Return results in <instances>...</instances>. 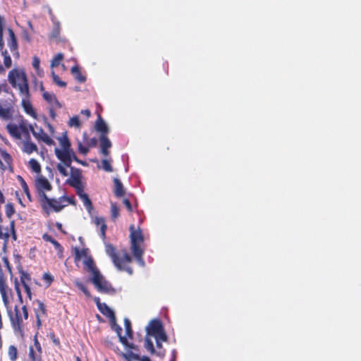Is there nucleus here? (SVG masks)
<instances>
[{"label": "nucleus", "mask_w": 361, "mask_h": 361, "mask_svg": "<svg viewBox=\"0 0 361 361\" xmlns=\"http://www.w3.org/2000/svg\"><path fill=\"white\" fill-rule=\"evenodd\" d=\"M42 279L47 283L48 286H50L54 281V277L48 272L43 274Z\"/></svg>", "instance_id": "52"}, {"label": "nucleus", "mask_w": 361, "mask_h": 361, "mask_svg": "<svg viewBox=\"0 0 361 361\" xmlns=\"http://www.w3.org/2000/svg\"><path fill=\"white\" fill-rule=\"evenodd\" d=\"M23 152L30 154L34 152H37L38 149L37 145L31 142L30 135L25 136V140L23 141Z\"/></svg>", "instance_id": "22"}, {"label": "nucleus", "mask_w": 361, "mask_h": 361, "mask_svg": "<svg viewBox=\"0 0 361 361\" xmlns=\"http://www.w3.org/2000/svg\"><path fill=\"white\" fill-rule=\"evenodd\" d=\"M43 98L48 102H51L54 99L56 101V97L47 92H44L42 94Z\"/></svg>", "instance_id": "51"}, {"label": "nucleus", "mask_w": 361, "mask_h": 361, "mask_svg": "<svg viewBox=\"0 0 361 361\" xmlns=\"http://www.w3.org/2000/svg\"><path fill=\"white\" fill-rule=\"evenodd\" d=\"M145 347L151 354L155 353L153 342L148 337H146L145 339Z\"/></svg>", "instance_id": "38"}, {"label": "nucleus", "mask_w": 361, "mask_h": 361, "mask_svg": "<svg viewBox=\"0 0 361 361\" xmlns=\"http://www.w3.org/2000/svg\"><path fill=\"white\" fill-rule=\"evenodd\" d=\"M130 238V248L131 251L135 259L144 264L142 255L144 250L141 245L144 243V236L140 228L137 230L135 229V226L131 224L129 228Z\"/></svg>", "instance_id": "5"}, {"label": "nucleus", "mask_w": 361, "mask_h": 361, "mask_svg": "<svg viewBox=\"0 0 361 361\" xmlns=\"http://www.w3.org/2000/svg\"><path fill=\"white\" fill-rule=\"evenodd\" d=\"M8 80L12 87L18 90L20 95H27L30 92L28 79L23 69L16 68L10 71Z\"/></svg>", "instance_id": "4"}, {"label": "nucleus", "mask_w": 361, "mask_h": 361, "mask_svg": "<svg viewBox=\"0 0 361 361\" xmlns=\"http://www.w3.org/2000/svg\"><path fill=\"white\" fill-rule=\"evenodd\" d=\"M71 72L78 82L82 83L86 81V77L82 74L80 68L78 66H73Z\"/></svg>", "instance_id": "29"}, {"label": "nucleus", "mask_w": 361, "mask_h": 361, "mask_svg": "<svg viewBox=\"0 0 361 361\" xmlns=\"http://www.w3.org/2000/svg\"><path fill=\"white\" fill-rule=\"evenodd\" d=\"M11 293V289L9 288L7 284L6 278L4 276L3 273H0V293L7 312H8V310H11L8 298V294Z\"/></svg>", "instance_id": "10"}, {"label": "nucleus", "mask_w": 361, "mask_h": 361, "mask_svg": "<svg viewBox=\"0 0 361 361\" xmlns=\"http://www.w3.org/2000/svg\"><path fill=\"white\" fill-rule=\"evenodd\" d=\"M81 178V170L75 167H71V176L66 180V183L74 188H78L82 184Z\"/></svg>", "instance_id": "12"}, {"label": "nucleus", "mask_w": 361, "mask_h": 361, "mask_svg": "<svg viewBox=\"0 0 361 361\" xmlns=\"http://www.w3.org/2000/svg\"><path fill=\"white\" fill-rule=\"evenodd\" d=\"M83 263L87 268L88 271H90L92 274V276H95V274H97L100 273V271L96 267L92 257L90 255L89 257H87L84 259Z\"/></svg>", "instance_id": "26"}, {"label": "nucleus", "mask_w": 361, "mask_h": 361, "mask_svg": "<svg viewBox=\"0 0 361 361\" xmlns=\"http://www.w3.org/2000/svg\"><path fill=\"white\" fill-rule=\"evenodd\" d=\"M55 154L58 159L66 167H72L71 154H73V150H61V149L55 148Z\"/></svg>", "instance_id": "11"}, {"label": "nucleus", "mask_w": 361, "mask_h": 361, "mask_svg": "<svg viewBox=\"0 0 361 361\" xmlns=\"http://www.w3.org/2000/svg\"><path fill=\"white\" fill-rule=\"evenodd\" d=\"M99 142L101 147V153L104 156H109L110 152L109 149L111 147L112 144L107 135H100L99 136Z\"/></svg>", "instance_id": "20"}, {"label": "nucleus", "mask_w": 361, "mask_h": 361, "mask_svg": "<svg viewBox=\"0 0 361 361\" xmlns=\"http://www.w3.org/2000/svg\"><path fill=\"white\" fill-rule=\"evenodd\" d=\"M20 96L22 97L21 104H22V106L23 107L25 113L27 114L28 115L31 116L34 118H36L37 116V114H36L35 111L34 110V109L30 102V92L28 93L27 95H20Z\"/></svg>", "instance_id": "19"}, {"label": "nucleus", "mask_w": 361, "mask_h": 361, "mask_svg": "<svg viewBox=\"0 0 361 361\" xmlns=\"http://www.w3.org/2000/svg\"><path fill=\"white\" fill-rule=\"evenodd\" d=\"M157 347L159 349V351L157 353V355L161 357H164L165 355V350L162 349V342H166L167 340H162L159 339V337L155 338Z\"/></svg>", "instance_id": "37"}, {"label": "nucleus", "mask_w": 361, "mask_h": 361, "mask_svg": "<svg viewBox=\"0 0 361 361\" xmlns=\"http://www.w3.org/2000/svg\"><path fill=\"white\" fill-rule=\"evenodd\" d=\"M23 286L24 288L25 292L27 294V297L29 298L30 300H31L32 299V292H31V289H30L29 284L25 283Z\"/></svg>", "instance_id": "59"}, {"label": "nucleus", "mask_w": 361, "mask_h": 361, "mask_svg": "<svg viewBox=\"0 0 361 361\" xmlns=\"http://www.w3.org/2000/svg\"><path fill=\"white\" fill-rule=\"evenodd\" d=\"M81 114L86 116L87 118H89L91 115V112L89 109H85L81 111Z\"/></svg>", "instance_id": "63"}, {"label": "nucleus", "mask_w": 361, "mask_h": 361, "mask_svg": "<svg viewBox=\"0 0 361 361\" xmlns=\"http://www.w3.org/2000/svg\"><path fill=\"white\" fill-rule=\"evenodd\" d=\"M36 303L37 305V307L35 308L34 312H35V317H36L37 327V329H39L40 327L42 326L41 319L42 317H47V314L46 306L44 304V302H42L39 300H37Z\"/></svg>", "instance_id": "16"}, {"label": "nucleus", "mask_w": 361, "mask_h": 361, "mask_svg": "<svg viewBox=\"0 0 361 361\" xmlns=\"http://www.w3.org/2000/svg\"><path fill=\"white\" fill-rule=\"evenodd\" d=\"M59 140L62 148L61 150H73L71 142L66 134H64L61 137L59 138Z\"/></svg>", "instance_id": "31"}, {"label": "nucleus", "mask_w": 361, "mask_h": 361, "mask_svg": "<svg viewBox=\"0 0 361 361\" xmlns=\"http://www.w3.org/2000/svg\"><path fill=\"white\" fill-rule=\"evenodd\" d=\"M19 178H20V180H21V186L23 188V192L27 197L28 200L30 201H31V194L30 192L29 188H28L26 182L24 180V179L22 177L19 176Z\"/></svg>", "instance_id": "46"}, {"label": "nucleus", "mask_w": 361, "mask_h": 361, "mask_svg": "<svg viewBox=\"0 0 361 361\" xmlns=\"http://www.w3.org/2000/svg\"><path fill=\"white\" fill-rule=\"evenodd\" d=\"M124 326L127 337L129 338L130 339H133V331L132 329L131 322L128 318L124 319Z\"/></svg>", "instance_id": "34"}, {"label": "nucleus", "mask_w": 361, "mask_h": 361, "mask_svg": "<svg viewBox=\"0 0 361 361\" xmlns=\"http://www.w3.org/2000/svg\"><path fill=\"white\" fill-rule=\"evenodd\" d=\"M97 140L95 137H92L87 141V147H89V149L90 147H95L97 145Z\"/></svg>", "instance_id": "58"}, {"label": "nucleus", "mask_w": 361, "mask_h": 361, "mask_svg": "<svg viewBox=\"0 0 361 361\" xmlns=\"http://www.w3.org/2000/svg\"><path fill=\"white\" fill-rule=\"evenodd\" d=\"M51 75L53 78V81L59 87H66V82L64 81H62L59 76L56 75L54 71L51 72Z\"/></svg>", "instance_id": "43"}, {"label": "nucleus", "mask_w": 361, "mask_h": 361, "mask_svg": "<svg viewBox=\"0 0 361 361\" xmlns=\"http://www.w3.org/2000/svg\"><path fill=\"white\" fill-rule=\"evenodd\" d=\"M7 314L14 332L23 336L25 331L26 321L29 317L27 306L23 305L21 307H19L16 305L13 310H8Z\"/></svg>", "instance_id": "3"}, {"label": "nucleus", "mask_w": 361, "mask_h": 361, "mask_svg": "<svg viewBox=\"0 0 361 361\" xmlns=\"http://www.w3.org/2000/svg\"><path fill=\"white\" fill-rule=\"evenodd\" d=\"M111 216L114 220L119 216V209L116 203L111 204Z\"/></svg>", "instance_id": "42"}, {"label": "nucleus", "mask_w": 361, "mask_h": 361, "mask_svg": "<svg viewBox=\"0 0 361 361\" xmlns=\"http://www.w3.org/2000/svg\"><path fill=\"white\" fill-rule=\"evenodd\" d=\"M123 204L126 206L128 212H131L133 211V207L132 204L128 199L125 198L123 200Z\"/></svg>", "instance_id": "60"}, {"label": "nucleus", "mask_w": 361, "mask_h": 361, "mask_svg": "<svg viewBox=\"0 0 361 361\" xmlns=\"http://www.w3.org/2000/svg\"><path fill=\"white\" fill-rule=\"evenodd\" d=\"M49 337L51 339L52 342L56 345V346H60V340L59 338L56 337L54 333H50L49 334Z\"/></svg>", "instance_id": "56"}, {"label": "nucleus", "mask_w": 361, "mask_h": 361, "mask_svg": "<svg viewBox=\"0 0 361 361\" xmlns=\"http://www.w3.org/2000/svg\"><path fill=\"white\" fill-rule=\"evenodd\" d=\"M94 300L102 314L109 317L111 320H115L114 311L106 303L100 302V299L99 298H95Z\"/></svg>", "instance_id": "18"}, {"label": "nucleus", "mask_w": 361, "mask_h": 361, "mask_svg": "<svg viewBox=\"0 0 361 361\" xmlns=\"http://www.w3.org/2000/svg\"><path fill=\"white\" fill-rule=\"evenodd\" d=\"M54 247L56 249V250L57 251V255H58L59 258H61V259L63 258V250H64L63 246L59 242H57L56 243H54Z\"/></svg>", "instance_id": "47"}, {"label": "nucleus", "mask_w": 361, "mask_h": 361, "mask_svg": "<svg viewBox=\"0 0 361 361\" xmlns=\"http://www.w3.org/2000/svg\"><path fill=\"white\" fill-rule=\"evenodd\" d=\"M5 25V20L4 18L0 16V37H4V30Z\"/></svg>", "instance_id": "55"}, {"label": "nucleus", "mask_w": 361, "mask_h": 361, "mask_svg": "<svg viewBox=\"0 0 361 361\" xmlns=\"http://www.w3.org/2000/svg\"><path fill=\"white\" fill-rule=\"evenodd\" d=\"M69 126L79 128L80 126V122L78 116H73L69 120Z\"/></svg>", "instance_id": "50"}, {"label": "nucleus", "mask_w": 361, "mask_h": 361, "mask_svg": "<svg viewBox=\"0 0 361 361\" xmlns=\"http://www.w3.org/2000/svg\"><path fill=\"white\" fill-rule=\"evenodd\" d=\"M95 129L97 131L99 132L101 135H107L109 133V128L106 126L104 121L102 119L100 114H98V117L97 121H95Z\"/></svg>", "instance_id": "23"}, {"label": "nucleus", "mask_w": 361, "mask_h": 361, "mask_svg": "<svg viewBox=\"0 0 361 361\" xmlns=\"http://www.w3.org/2000/svg\"><path fill=\"white\" fill-rule=\"evenodd\" d=\"M63 54L62 53H58L54 59L51 60V66L52 68L57 67L60 62L63 59Z\"/></svg>", "instance_id": "39"}, {"label": "nucleus", "mask_w": 361, "mask_h": 361, "mask_svg": "<svg viewBox=\"0 0 361 361\" xmlns=\"http://www.w3.org/2000/svg\"><path fill=\"white\" fill-rule=\"evenodd\" d=\"M5 212L6 216L9 219L11 218L16 212L13 204L10 202L7 203L5 206Z\"/></svg>", "instance_id": "40"}, {"label": "nucleus", "mask_w": 361, "mask_h": 361, "mask_svg": "<svg viewBox=\"0 0 361 361\" xmlns=\"http://www.w3.org/2000/svg\"><path fill=\"white\" fill-rule=\"evenodd\" d=\"M42 209L47 216H49L51 212H60L68 204H75L73 198L66 195L59 198H50L46 193H42V199L39 200Z\"/></svg>", "instance_id": "1"}, {"label": "nucleus", "mask_w": 361, "mask_h": 361, "mask_svg": "<svg viewBox=\"0 0 361 361\" xmlns=\"http://www.w3.org/2000/svg\"><path fill=\"white\" fill-rule=\"evenodd\" d=\"M56 169L59 171V172L63 176H68V171L66 170V166H65L63 164L59 163L56 165Z\"/></svg>", "instance_id": "49"}, {"label": "nucleus", "mask_w": 361, "mask_h": 361, "mask_svg": "<svg viewBox=\"0 0 361 361\" xmlns=\"http://www.w3.org/2000/svg\"><path fill=\"white\" fill-rule=\"evenodd\" d=\"M9 37L8 39V46L9 47V49L11 52H16L13 53V55L16 54V56H19L18 50V42L16 37L15 35V33L13 30L11 28L8 29Z\"/></svg>", "instance_id": "21"}, {"label": "nucleus", "mask_w": 361, "mask_h": 361, "mask_svg": "<svg viewBox=\"0 0 361 361\" xmlns=\"http://www.w3.org/2000/svg\"><path fill=\"white\" fill-rule=\"evenodd\" d=\"M102 168L106 172L113 171V168L110 164V162L107 159H103L102 161Z\"/></svg>", "instance_id": "48"}, {"label": "nucleus", "mask_w": 361, "mask_h": 361, "mask_svg": "<svg viewBox=\"0 0 361 361\" xmlns=\"http://www.w3.org/2000/svg\"><path fill=\"white\" fill-rule=\"evenodd\" d=\"M0 154L3 159V161L0 159V169L4 171L6 169H8L10 171H13V159L11 156L5 149L1 150Z\"/></svg>", "instance_id": "17"}, {"label": "nucleus", "mask_w": 361, "mask_h": 361, "mask_svg": "<svg viewBox=\"0 0 361 361\" xmlns=\"http://www.w3.org/2000/svg\"><path fill=\"white\" fill-rule=\"evenodd\" d=\"M42 345L36 334L33 337V345L29 347L28 357L30 361H44L42 359Z\"/></svg>", "instance_id": "9"}, {"label": "nucleus", "mask_w": 361, "mask_h": 361, "mask_svg": "<svg viewBox=\"0 0 361 361\" xmlns=\"http://www.w3.org/2000/svg\"><path fill=\"white\" fill-rule=\"evenodd\" d=\"M42 239L46 242L51 243L53 245H54V243H56L58 242L48 233H44L42 235Z\"/></svg>", "instance_id": "53"}, {"label": "nucleus", "mask_w": 361, "mask_h": 361, "mask_svg": "<svg viewBox=\"0 0 361 361\" xmlns=\"http://www.w3.org/2000/svg\"><path fill=\"white\" fill-rule=\"evenodd\" d=\"M12 107L3 106L0 104V118L4 121H8L12 118Z\"/></svg>", "instance_id": "27"}, {"label": "nucleus", "mask_w": 361, "mask_h": 361, "mask_svg": "<svg viewBox=\"0 0 361 361\" xmlns=\"http://www.w3.org/2000/svg\"><path fill=\"white\" fill-rule=\"evenodd\" d=\"M114 193L116 197H121L125 195L126 190L123 185V183L121 181L117 178H114Z\"/></svg>", "instance_id": "25"}, {"label": "nucleus", "mask_w": 361, "mask_h": 361, "mask_svg": "<svg viewBox=\"0 0 361 361\" xmlns=\"http://www.w3.org/2000/svg\"><path fill=\"white\" fill-rule=\"evenodd\" d=\"M147 333L154 338L159 337V339L167 340L168 337L164 331V326L159 319H153L147 327Z\"/></svg>", "instance_id": "7"}, {"label": "nucleus", "mask_w": 361, "mask_h": 361, "mask_svg": "<svg viewBox=\"0 0 361 361\" xmlns=\"http://www.w3.org/2000/svg\"><path fill=\"white\" fill-rule=\"evenodd\" d=\"M93 221L97 226H100L99 235L102 239H105L107 227L104 218L101 216H95Z\"/></svg>", "instance_id": "24"}, {"label": "nucleus", "mask_w": 361, "mask_h": 361, "mask_svg": "<svg viewBox=\"0 0 361 361\" xmlns=\"http://www.w3.org/2000/svg\"><path fill=\"white\" fill-rule=\"evenodd\" d=\"M29 166L30 169L35 173H39L41 172V166L39 163L35 159H31L29 161Z\"/></svg>", "instance_id": "35"}, {"label": "nucleus", "mask_w": 361, "mask_h": 361, "mask_svg": "<svg viewBox=\"0 0 361 361\" xmlns=\"http://www.w3.org/2000/svg\"><path fill=\"white\" fill-rule=\"evenodd\" d=\"M71 158H72V161H76L77 163H79V164H82V165H83V166H86V165H87L86 162H85V161H82L80 160V159L78 158V157H76V156H75V152H73V154H71Z\"/></svg>", "instance_id": "62"}, {"label": "nucleus", "mask_w": 361, "mask_h": 361, "mask_svg": "<svg viewBox=\"0 0 361 361\" xmlns=\"http://www.w3.org/2000/svg\"><path fill=\"white\" fill-rule=\"evenodd\" d=\"M112 321L114 322L112 328L116 332L117 336L119 338V341L128 349L138 351V348L136 345H135L133 343H129L128 341L127 338L126 336H122V328L119 325L116 324V319Z\"/></svg>", "instance_id": "15"}, {"label": "nucleus", "mask_w": 361, "mask_h": 361, "mask_svg": "<svg viewBox=\"0 0 361 361\" xmlns=\"http://www.w3.org/2000/svg\"><path fill=\"white\" fill-rule=\"evenodd\" d=\"M123 357L126 360L133 359L135 360H140V361H151L150 358L147 356H143L142 357L137 353H133V351H129L127 354L123 353Z\"/></svg>", "instance_id": "30"}, {"label": "nucleus", "mask_w": 361, "mask_h": 361, "mask_svg": "<svg viewBox=\"0 0 361 361\" xmlns=\"http://www.w3.org/2000/svg\"><path fill=\"white\" fill-rule=\"evenodd\" d=\"M1 54L4 56V64L6 68H10L12 65V60L6 50L2 51Z\"/></svg>", "instance_id": "36"}, {"label": "nucleus", "mask_w": 361, "mask_h": 361, "mask_svg": "<svg viewBox=\"0 0 361 361\" xmlns=\"http://www.w3.org/2000/svg\"><path fill=\"white\" fill-rule=\"evenodd\" d=\"M20 281H21L22 285L23 286L25 283L29 284V283L31 280V277H30V274L25 271H21L20 272Z\"/></svg>", "instance_id": "41"}, {"label": "nucleus", "mask_w": 361, "mask_h": 361, "mask_svg": "<svg viewBox=\"0 0 361 361\" xmlns=\"http://www.w3.org/2000/svg\"><path fill=\"white\" fill-rule=\"evenodd\" d=\"M105 252L118 270L125 271L130 275L133 274V270L129 267L132 262V257L126 250H123L120 256L116 247L113 245L107 243L105 245Z\"/></svg>", "instance_id": "2"}, {"label": "nucleus", "mask_w": 361, "mask_h": 361, "mask_svg": "<svg viewBox=\"0 0 361 361\" xmlns=\"http://www.w3.org/2000/svg\"><path fill=\"white\" fill-rule=\"evenodd\" d=\"M30 131L32 132L33 136L39 141L43 142L47 145H55V142L46 133L42 128H39L38 131L35 130L32 125H29Z\"/></svg>", "instance_id": "14"}, {"label": "nucleus", "mask_w": 361, "mask_h": 361, "mask_svg": "<svg viewBox=\"0 0 361 361\" xmlns=\"http://www.w3.org/2000/svg\"><path fill=\"white\" fill-rule=\"evenodd\" d=\"M35 186L39 193V200L42 199V193L52 190V185L44 176H39L35 180Z\"/></svg>", "instance_id": "13"}, {"label": "nucleus", "mask_w": 361, "mask_h": 361, "mask_svg": "<svg viewBox=\"0 0 361 361\" xmlns=\"http://www.w3.org/2000/svg\"><path fill=\"white\" fill-rule=\"evenodd\" d=\"M39 64H40V61H39V58L37 56H34L33 60H32V66L36 71H38L39 69Z\"/></svg>", "instance_id": "57"}, {"label": "nucleus", "mask_w": 361, "mask_h": 361, "mask_svg": "<svg viewBox=\"0 0 361 361\" xmlns=\"http://www.w3.org/2000/svg\"><path fill=\"white\" fill-rule=\"evenodd\" d=\"M91 281L100 293H109L114 290L111 285L104 279L101 273L93 276L91 278Z\"/></svg>", "instance_id": "8"}, {"label": "nucleus", "mask_w": 361, "mask_h": 361, "mask_svg": "<svg viewBox=\"0 0 361 361\" xmlns=\"http://www.w3.org/2000/svg\"><path fill=\"white\" fill-rule=\"evenodd\" d=\"M56 226L57 227V228L63 233H66V231H63V228H62V224L59 222H56Z\"/></svg>", "instance_id": "64"}, {"label": "nucleus", "mask_w": 361, "mask_h": 361, "mask_svg": "<svg viewBox=\"0 0 361 361\" xmlns=\"http://www.w3.org/2000/svg\"><path fill=\"white\" fill-rule=\"evenodd\" d=\"M75 190H76V193L77 195L80 197H82V195L84 194H86L85 192H84V189H83V185L82 184L80 185L79 187L78 188H75Z\"/></svg>", "instance_id": "61"}, {"label": "nucleus", "mask_w": 361, "mask_h": 361, "mask_svg": "<svg viewBox=\"0 0 361 361\" xmlns=\"http://www.w3.org/2000/svg\"><path fill=\"white\" fill-rule=\"evenodd\" d=\"M73 250L74 252V261L76 263L79 262L82 257L85 259L87 257L90 256L88 255L87 248H83L80 250V248L75 247L73 248Z\"/></svg>", "instance_id": "28"}, {"label": "nucleus", "mask_w": 361, "mask_h": 361, "mask_svg": "<svg viewBox=\"0 0 361 361\" xmlns=\"http://www.w3.org/2000/svg\"><path fill=\"white\" fill-rule=\"evenodd\" d=\"M27 121L23 118H20L18 124L8 123L6 125V128L9 135L16 140H20L22 135L28 136L30 133V128Z\"/></svg>", "instance_id": "6"}, {"label": "nucleus", "mask_w": 361, "mask_h": 361, "mask_svg": "<svg viewBox=\"0 0 361 361\" xmlns=\"http://www.w3.org/2000/svg\"><path fill=\"white\" fill-rule=\"evenodd\" d=\"M8 356L11 361H16L18 358V350L16 345H11L8 348Z\"/></svg>", "instance_id": "32"}, {"label": "nucleus", "mask_w": 361, "mask_h": 361, "mask_svg": "<svg viewBox=\"0 0 361 361\" xmlns=\"http://www.w3.org/2000/svg\"><path fill=\"white\" fill-rule=\"evenodd\" d=\"M60 35V25L59 23L54 24L53 30L51 33L50 37L52 39H58Z\"/></svg>", "instance_id": "45"}, {"label": "nucleus", "mask_w": 361, "mask_h": 361, "mask_svg": "<svg viewBox=\"0 0 361 361\" xmlns=\"http://www.w3.org/2000/svg\"><path fill=\"white\" fill-rule=\"evenodd\" d=\"M78 150H79V152H80L82 154H83V155H86V154L88 153V152H89L90 149H89V147H85V146H83V145H82V143H81L80 142H78Z\"/></svg>", "instance_id": "54"}, {"label": "nucleus", "mask_w": 361, "mask_h": 361, "mask_svg": "<svg viewBox=\"0 0 361 361\" xmlns=\"http://www.w3.org/2000/svg\"><path fill=\"white\" fill-rule=\"evenodd\" d=\"M75 284L76 287L78 289H80L87 297L91 296L90 293L88 290L87 288L82 282L75 281Z\"/></svg>", "instance_id": "44"}, {"label": "nucleus", "mask_w": 361, "mask_h": 361, "mask_svg": "<svg viewBox=\"0 0 361 361\" xmlns=\"http://www.w3.org/2000/svg\"><path fill=\"white\" fill-rule=\"evenodd\" d=\"M83 202L84 206L86 207L88 212H91L93 210V205L91 200L90 199L87 194H84L80 197Z\"/></svg>", "instance_id": "33"}]
</instances>
